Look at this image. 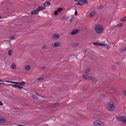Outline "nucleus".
<instances>
[{"label":"nucleus","instance_id":"45","mask_svg":"<svg viewBox=\"0 0 126 126\" xmlns=\"http://www.w3.org/2000/svg\"><path fill=\"white\" fill-rule=\"evenodd\" d=\"M3 105V104L1 102V101H0V105Z\"/></svg>","mask_w":126,"mask_h":126},{"label":"nucleus","instance_id":"1","mask_svg":"<svg viewBox=\"0 0 126 126\" xmlns=\"http://www.w3.org/2000/svg\"><path fill=\"white\" fill-rule=\"evenodd\" d=\"M97 34L101 33L103 31V28L102 26L100 25H97L94 28Z\"/></svg>","mask_w":126,"mask_h":126},{"label":"nucleus","instance_id":"49","mask_svg":"<svg viewBox=\"0 0 126 126\" xmlns=\"http://www.w3.org/2000/svg\"><path fill=\"white\" fill-rule=\"evenodd\" d=\"M75 2H77L79 0H74Z\"/></svg>","mask_w":126,"mask_h":126},{"label":"nucleus","instance_id":"10","mask_svg":"<svg viewBox=\"0 0 126 126\" xmlns=\"http://www.w3.org/2000/svg\"><path fill=\"white\" fill-rule=\"evenodd\" d=\"M79 31V30L78 29L75 30L73 31L71 34L72 35L74 34L77 33Z\"/></svg>","mask_w":126,"mask_h":126},{"label":"nucleus","instance_id":"12","mask_svg":"<svg viewBox=\"0 0 126 126\" xmlns=\"http://www.w3.org/2000/svg\"><path fill=\"white\" fill-rule=\"evenodd\" d=\"M36 95L38 96H39V95L37 94L36 95L35 94H34L32 95V98L34 99H36L38 98V97L36 96Z\"/></svg>","mask_w":126,"mask_h":126},{"label":"nucleus","instance_id":"35","mask_svg":"<svg viewBox=\"0 0 126 126\" xmlns=\"http://www.w3.org/2000/svg\"><path fill=\"white\" fill-rule=\"evenodd\" d=\"M58 11L57 10L55 11L54 13V15H57L58 14Z\"/></svg>","mask_w":126,"mask_h":126},{"label":"nucleus","instance_id":"13","mask_svg":"<svg viewBox=\"0 0 126 126\" xmlns=\"http://www.w3.org/2000/svg\"><path fill=\"white\" fill-rule=\"evenodd\" d=\"M50 3L49 2L46 1L44 3V5L45 6H48L50 5Z\"/></svg>","mask_w":126,"mask_h":126},{"label":"nucleus","instance_id":"16","mask_svg":"<svg viewBox=\"0 0 126 126\" xmlns=\"http://www.w3.org/2000/svg\"><path fill=\"white\" fill-rule=\"evenodd\" d=\"M25 82L24 81L22 82H18V84H20L22 86L24 85H25Z\"/></svg>","mask_w":126,"mask_h":126},{"label":"nucleus","instance_id":"42","mask_svg":"<svg viewBox=\"0 0 126 126\" xmlns=\"http://www.w3.org/2000/svg\"><path fill=\"white\" fill-rule=\"evenodd\" d=\"M104 45H103V46H102L103 47H106V44L105 43H104Z\"/></svg>","mask_w":126,"mask_h":126},{"label":"nucleus","instance_id":"14","mask_svg":"<svg viewBox=\"0 0 126 126\" xmlns=\"http://www.w3.org/2000/svg\"><path fill=\"white\" fill-rule=\"evenodd\" d=\"M6 119L5 118H3L2 117L1 120V121H0V123H3L4 122H6Z\"/></svg>","mask_w":126,"mask_h":126},{"label":"nucleus","instance_id":"56","mask_svg":"<svg viewBox=\"0 0 126 126\" xmlns=\"http://www.w3.org/2000/svg\"><path fill=\"white\" fill-rule=\"evenodd\" d=\"M117 63L118 64V63Z\"/></svg>","mask_w":126,"mask_h":126},{"label":"nucleus","instance_id":"39","mask_svg":"<svg viewBox=\"0 0 126 126\" xmlns=\"http://www.w3.org/2000/svg\"><path fill=\"white\" fill-rule=\"evenodd\" d=\"M75 10H76V11H75V15H77L78 13H77V9H75Z\"/></svg>","mask_w":126,"mask_h":126},{"label":"nucleus","instance_id":"19","mask_svg":"<svg viewBox=\"0 0 126 126\" xmlns=\"http://www.w3.org/2000/svg\"><path fill=\"white\" fill-rule=\"evenodd\" d=\"M121 121L123 122L124 120L126 119V116H122L121 117Z\"/></svg>","mask_w":126,"mask_h":126},{"label":"nucleus","instance_id":"8","mask_svg":"<svg viewBox=\"0 0 126 126\" xmlns=\"http://www.w3.org/2000/svg\"><path fill=\"white\" fill-rule=\"evenodd\" d=\"M84 4H85V3L83 1V0H81L79 1L78 2L76 3V5H82Z\"/></svg>","mask_w":126,"mask_h":126},{"label":"nucleus","instance_id":"2","mask_svg":"<svg viewBox=\"0 0 126 126\" xmlns=\"http://www.w3.org/2000/svg\"><path fill=\"white\" fill-rule=\"evenodd\" d=\"M107 109L108 110L111 111H113L115 109L113 102L112 101L110 102L108 105Z\"/></svg>","mask_w":126,"mask_h":126},{"label":"nucleus","instance_id":"52","mask_svg":"<svg viewBox=\"0 0 126 126\" xmlns=\"http://www.w3.org/2000/svg\"><path fill=\"white\" fill-rule=\"evenodd\" d=\"M0 81L1 82H2V81L0 80Z\"/></svg>","mask_w":126,"mask_h":126},{"label":"nucleus","instance_id":"6","mask_svg":"<svg viewBox=\"0 0 126 126\" xmlns=\"http://www.w3.org/2000/svg\"><path fill=\"white\" fill-rule=\"evenodd\" d=\"M13 86L16 88H18L19 90H21L23 88V87L19 85L15 84L13 85Z\"/></svg>","mask_w":126,"mask_h":126},{"label":"nucleus","instance_id":"4","mask_svg":"<svg viewBox=\"0 0 126 126\" xmlns=\"http://www.w3.org/2000/svg\"><path fill=\"white\" fill-rule=\"evenodd\" d=\"M60 37V36L59 34H56L52 36V38L54 40H57Z\"/></svg>","mask_w":126,"mask_h":126},{"label":"nucleus","instance_id":"3","mask_svg":"<svg viewBox=\"0 0 126 126\" xmlns=\"http://www.w3.org/2000/svg\"><path fill=\"white\" fill-rule=\"evenodd\" d=\"M93 124L96 126H102L103 123L99 120H97L94 122L93 123Z\"/></svg>","mask_w":126,"mask_h":126},{"label":"nucleus","instance_id":"40","mask_svg":"<svg viewBox=\"0 0 126 126\" xmlns=\"http://www.w3.org/2000/svg\"><path fill=\"white\" fill-rule=\"evenodd\" d=\"M74 19V17H72L71 19L69 20V21L71 22H72Z\"/></svg>","mask_w":126,"mask_h":126},{"label":"nucleus","instance_id":"54","mask_svg":"<svg viewBox=\"0 0 126 126\" xmlns=\"http://www.w3.org/2000/svg\"><path fill=\"white\" fill-rule=\"evenodd\" d=\"M22 126V125H19L18 126Z\"/></svg>","mask_w":126,"mask_h":126},{"label":"nucleus","instance_id":"46","mask_svg":"<svg viewBox=\"0 0 126 126\" xmlns=\"http://www.w3.org/2000/svg\"><path fill=\"white\" fill-rule=\"evenodd\" d=\"M123 122H125V124L126 125V119H125L124 120Z\"/></svg>","mask_w":126,"mask_h":126},{"label":"nucleus","instance_id":"15","mask_svg":"<svg viewBox=\"0 0 126 126\" xmlns=\"http://www.w3.org/2000/svg\"><path fill=\"white\" fill-rule=\"evenodd\" d=\"M25 69L26 71H28L30 69V66L28 65L26 66L25 67Z\"/></svg>","mask_w":126,"mask_h":126},{"label":"nucleus","instance_id":"53","mask_svg":"<svg viewBox=\"0 0 126 126\" xmlns=\"http://www.w3.org/2000/svg\"><path fill=\"white\" fill-rule=\"evenodd\" d=\"M1 17V16L0 15V18Z\"/></svg>","mask_w":126,"mask_h":126},{"label":"nucleus","instance_id":"23","mask_svg":"<svg viewBox=\"0 0 126 126\" xmlns=\"http://www.w3.org/2000/svg\"><path fill=\"white\" fill-rule=\"evenodd\" d=\"M63 10V8H59L58 9L57 11L58 12V13H59L61 11H62Z\"/></svg>","mask_w":126,"mask_h":126},{"label":"nucleus","instance_id":"41","mask_svg":"<svg viewBox=\"0 0 126 126\" xmlns=\"http://www.w3.org/2000/svg\"><path fill=\"white\" fill-rule=\"evenodd\" d=\"M2 83L0 82V84H3V85H5L6 84L4 83L3 81L2 82Z\"/></svg>","mask_w":126,"mask_h":126},{"label":"nucleus","instance_id":"20","mask_svg":"<svg viewBox=\"0 0 126 126\" xmlns=\"http://www.w3.org/2000/svg\"><path fill=\"white\" fill-rule=\"evenodd\" d=\"M13 51L11 49H10L8 52V54L9 55H11Z\"/></svg>","mask_w":126,"mask_h":126},{"label":"nucleus","instance_id":"32","mask_svg":"<svg viewBox=\"0 0 126 126\" xmlns=\"http://www.w3.org/2000/svg\"><path fill=\"white\" fill-rule=\"evenodd\" d=\"M121 117H117V119L119 121H121Z\"/></svg>","mask_w":126,"mask_h":126},{"label":"nucleus","instance_id":"24","mask_svg":"<svg viewBox=\"0 0 126 126\" xmlns=\"http://www.w3.org/2000/svg\"><path fill=\"white\" fill-rule=\"evenodd\" d=\"M104 7V6L103 5H101L100 6L98 7L97 8L98 9H100L103 8Z\"/></svg>","mask_w":126,"mask_h":126},{"label":"nucleus","instance_id":"43","mask_svg":"<svg viewBox=\"0 0 126 126\" xmlns=\"http://www.w3.org/2000/svg\"><path fill=\"white\" fill-rule=\"evenodd\" d=\"M124 95L126 96V90L124 91Z\"/></svg>","mask_w":126,"mask_h":126},{"label":"nucleus","instance_id":"37","mask_svg":"<svg viewBox=\"0 0 126 126\" xmlns=\"http://www.w3.org/2000/svg\"><path fill=\"white\" fill-rule=\"evenodd\" d=\"M104 43H99V46H103V45H104Z\"/></svg>","mask_w":126,"mask_h":126},{"label":"nucleus","instance_id":"25","mask_svg":"<svg viewBox=\"0 0 126 126\" xmlns=\"http://www.w3.org/2000/svg\"><path fill=\"white\" fill-rule=\"evenodd\" d=\"M47 47L46 45H44L42 47V48L43 49H45L47 48Z\"/></svg>","mask_w":126,"mask_h":126},{"label":"nucleus","instance_id":"48","mask_svg":"<svg viewBox=\"0 0 126 126\" xmlns=\"http://www.w3.org/2000/svg\"><path fill=\"white\" fill-rule=\"evenodd\" d=\"M46 68L45 67H43L41 68V69H45Z\"/></svg>","mask_w":126,"mask_h":126},{"label":"nucleus","instance_id":"18","mask_svg":"<svg viewBox=\"0 0 126 126\" xmlns=\"http://www.w3.org/2000/svg\"><path fill=\"white\" fill-rule=\"evenodd\" d=\"M37 10L39 12V11H41L44 10L45 8H40V7H38L37 8Z\"/></svg>","mask_w":126,"mask_h":126},{"label":"nucleus","instance_id":"21","mask_svg":"<svg viewBox=\"0 0 126 126\" xmlns=\"http://www.w3.org/2000/svg\"><path fill=\"white\" fill-rule=\"evenodd\" d=\"M90 68H88L85 70V72L86 73H88L90 70Z\"/></svg>","mask_w":126,"mask_h":126},{"label":"nucleus","instance_id":"28","mask_svg":"<svg viewBox=\"0 0 126 126\" xmlns=\"http://www.w3.org/2000/svg\"><path fill=\"white\" fill-rule=\"evenodd\" d=\"M37 79L38 81H42L44 80V78H38Z\"/></svg>","mask_w":126,"mask_h":126},{"label":"nucleus","instance_id":"47","mask_svg":"<svg viewBox=\"0 0 126 126\" xmlns=\"http://www.w3.org/2000/svg\"><path fill=\"white\" fill-rule=\"evenodd\" d=\"M61 19H62V20H64V17H62Z\"/></svg>","mask_w":126,"mask_h":126},{"label":"nucleus","instance_id":"51","mask_svg":"<svg viewBox=\"0 0 126 126\" xmlns=\"http://www.w3.org/2000/svg\"><path fill=\"white\" fill-rule=\"evenodd\" d=\"M125 17V19L126 20V16Z\"/></svg>","mask_w":126,"mask_h":126},{"label":"nucleus","instance_id":"22","mask_svg":"<svg viewBox=\"0 0 126 126\" xmlns=\"http://www.w3.org/2000/svg\"><path fill=\"white\" fill-rule=\"evenodd\" d=\"M99 43L98 42H94L93 43V44L95 45L99 46Z\"/></svg>","mask_w":126,"mask_h":126},{"label":"nucleus","instance_id":"34","mask_svg":"<svg viewBox=\"0 0 126 126\" xmlns=\"http://www.w3.org/2000/svg\"><path fill=\"white\" fill-rule=\"evenodd\" d=\"M83 0L85 2V4H88V2L87 1V0Z\"/></svg>","mask_w":126,"mask_h":126},{"label":"nucleus","instance_id":"30","mask_svg":"<svg viewBox=\"0 0 126 126\" xmlns=\"http://www.w3.org/2000/svg\"><path fill=\"white\" fill-rule=\"evenodd\" d=\"M121 21H122V22H124L126 20V19H125V17L121 19L120 20Z\"/></svg>","mask_w":126,"mask_h":126},{"label":"nucleus","instance_id":"36","mask_svg":"<svg viewBox=\"0 0 126 126\" xmlns=\"http://www.w3.org/2000/svg\"><path fill=\"white\" fill-rule=\"evenodd\" d=\"M123 25V24L122 23L119 24H118V26L119 27L122 26Z\"/></svg>","mask_w":126,"mask_h":126},{"label":"nucleus","instance_id":"57","mask_svg":"<svg viewBox=\"0 0 126 126\" xmlns=\"http://www.w3.org/2000/svg\"><path fill=\"white\" fill-rule=\"evenodd\" d=\"M8 82V81L7 82V81H6V82Z\"/></svg>","mask_w":126,"mask_h":126},{"label":"nucleus","instance_id":"27","mask_svg":"<svg viewBox=\"0 0 126 126\" xmlns=\"http://www.w3.org/2000/svg\"><path fill=\"white\" fill-rule=\"evenodd\" d=\"M12 68L13 69H15L16 68V65L15 64H12Z\"/></svg>","mask_w":126,"mask_h":126},{"label":"nucleus","instance_id":"26","mask_svg":"<svg viewBox=\"0 0 126 126\" xmlns=\"http://www.w3.org/2000/svg\"><path fill=\"white\" fill-rule=\"evenodd\" d=\"M79 45V43H75L73 44L72 45V46L73 47L74 46H78Z\"/></svg>","mask_w":126,"mask_h":126},{"label":"nucleus","instance_id":"5","mask_svg":"<svg viewBox=\"0 0 126 126\" xmlns=\"http://www.w3.org/2000/svg\"><path fill=\"white\" fill-rule=\"evenodd\" d=\"M60 45V44L59 42H56L54 43L52 45V47H55Z\"/></svg>","mask_w":126,"mask_h":126},{"label":"nucleus","instance_id":"17","mask_svg":"<svg viewBox=\"0 0 126 126\" xmlns=\"http://www.w3.org/2000/svg\"><path fill=\"white\" fill-rule=\"evenodd\" d=\"M90 79L93 82H94L95 80V78L93 77L90 76Z\"/></svg>","mask_w":126,"mask_h":126},{"label":"nucleus","instance_id":"44","mask_svg":"<svg viewBox=\"0 0 126 126\" xmlns=\"http://www.w3.org/2000/svg\"><path fill=\"white\" fill-rule=\"evenodd\" d=\"M15 38V37L14 36H12L11 37V38L12 39H14Z\"/></svg>","mask_w":126,"mask_h":126},{"label":"nucleus","instance_id":"50","mask_svg":"<svg viewBox=\"0 0 126 126\" xmlns=\"http://www.w3.org/2000/svg\"><path fill=\"white\" fill-rule=\"evenodd\" d=\"M2 118V117H0V120H1Z\"/></svg>","mask_w":126,"mask_h":126},{"label":"nucleus","instance_id":"31","mask_svg":"<svg viewBox=\"0 0 126 126\" xmlns=\"http://www.w3.org/2000/svg\"><path fill=\"white\" fill-rule=\"evenodd\" d=\"M8 82H9L10 83H12L16 84H18V82H13V81H9Z\"/></svg>","mask_w":126,"mask_h":126},{"label":"nucleus","instance_id":"55","mask_svg":"<svg viewBox=\"0 0 126 126\" xmlns=\"http://www.w3.org/2000/svg\"><path fill=\"white\" fill-rule=\"evenodd\" d=\"M117 63L118 64V63Z\"/></svg>","mask_w":126,"mask_h":126},{"label":"nucleus","instance_id":"38","mask_svg":"<svg viewBox=\"0 0 126 126\" xmlns=\"http://www.w3.org/2000/svg\"><path fill=\"white\" fill-rule=\"evenodd\" d=\"M126 50V47H125L124 48L122 49L121 50V51L122 52H123V51H124L125 50Z\"/></svg>","mask_w":126,"mask_h":126},{"label":"nucleus","instance_id":"33","mask_svg":"<svg viewBox=\"0 0 126 126\" xmlns=\"http://www.w3.org/2000/svg\"><path fill=\"white\" fill-rule=\"evenodd\" d=\"M106 47L108 49H110V46H109V45H107V44H106Z\"/></svg>","mask_w":126,"mask_h":126},{"label":"nucleus","instance_id":"9","mask_svg":"<svg viewBox=\"0 0 126 126\" xmlns=\"http://www.w3.org/2000/svg\"><path fill=\"white\" fill-rule=\"evenodd\" d=\"M38 13V10H37V8L35 9L32 11L31 12V14L33 15L35 14H37Z\"/></svg>","mask_w":126,"mask_h":126},{"label":"nucleus","instance_id":"7","mask_svg":"<svg viewBox=\"0 0 126 126\" xmlns=\"http://www.w3.org/2000/svg\"><path fill=\"white\" fill-rule=\"evenodd\" d=\"M90 76H88L87 75H84L83 76V78L87 80H89L90 79Z\"/></svg>","mask_w":126,"mask_h":126},{"label":"nucleus","instance_id":"29","mask_svg":"<svg viewBox=\"0 0 126 126\" xmlns=\"http://www.w3.org/2000/svg\"><path fill=\"white\" fill-rule=\"evenodd\" d=\"M112 69L113 70H116V66L114 65H113L112 66Z\"/></svg>","mask_w":126,"mask_h":126},{"label":"nucleus","instance_id":"11","mask_svg":"<svg viewBox=\"0 0 126 126\" xmlns=\"http://www.w3.org/2000/svg\"><path fill=\"white\" fill-rule=\"evenodd\" d=\"M95 13V11H93L90 13L89 15L91 17H92L94 16Z\"/></svg>","mask_w":126,"mask_h":126}]
</instances>
